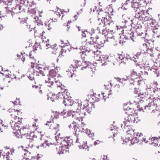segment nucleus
<instances>
[{"label":"nucleus","instance_id":"nucleus-1","mask_svg":"<svg viewBox=\"0 0 160 160\" xmlns=\"http://www.w3.org/2000/svg\"><path fill=\"white\" fill-rule=\"evenodd\" d=\"M97 37L96 38V39L95 41V45L90 47L89 49H87L86 51H88V52H91L92 53H93L94 55V59L96 60L99 61L100 58H101V52L98 49L103 46L104 41L101 38H99L98 35H97Z\"/></svg>","mask_w":160,"mask_h":160},{"label":"nucleus","instance_id":"nucleus-2","mask_svg":"<svg viewBox=\"0 0 160 160\" xmlns=\"http://www.w3.org/2000/svg\"><path fill=\"white\" fill-rule=\"evenodd\" d=\"M20 4H16L15 2H13L9 5H8V8L9 10L11 12L12 15L21 13L23 10V4L26 0H20Z\"/></svg>","mask_w":160,"mask_h":160},{"label":"nucleus","instance_id":"nucleus-3","mask_svg":"<svg viewBox=\"0 0 160 160\" xmlns=\"http://www.w3.org/2000/svg\"><path fill=\"white\" fill-rule=\"evenodd\" d=\"M92 110V108H90L89 105H87L84 107V108L78 109V108L76 112L74 113L73 115L76 116V120L79 121H82V118H84L85 116L86 111V110L89 112H91Z\"/></svg>","mask_w":160,"mask_h":160},{"label":"nucleus","instance_id":"nucleus-4","mask_svg":"<svg viewBox=\"0 0 160 160\" xmlns=\"http://www.w3.org/2000/svg\"><path fill=\"white\" fill-rule=\"evenodd\" d=\"M22 125H20L21 127L19 129L21 132L22 136H25L26 138L31 140L32 142L34 140L33 138L34 137H35L37 138V137L34 135L33 132H31V130L28 127L21 128Z\"/></svg>","mask_w":160,"mask_h":160},{"label":"nucleus","instance_id":"nucleus-5","mask_svg":"<svg viewBox=\"0 0 160 160\" xmlns=\"http://www.w3.org/2000/svg\"><path fill=\"white\" fill-rule=\"evenodd\" d=\"M152 0H140L139 2H135L132 4V7L133 8L135 12L139 9L142 8L144 7H147L148 3H151Z\"/></svg>","mask_w":160,"mask_h":160},{"label":"nucleus","instance_id":"nucleus-6","mask_svg":"<svg viewBox=\"0 0 160 160\" xmlns=\"http://www.w3.org/2000/svg\"><path fill=\"white\" fill-rule=\"evenodd\" d=\"M148 8L147 7L144 6L142 8L139 9L136 12L135 18L142 21L143 17L146 15L147 13L149 14L148 13Z\"/></svg>","mask_w":160,"mask_h":160},{"label":"nucleus","instance_id":"nucleus-7","mask_svg":"<svg viewBox=\"0 0 160 160\" xmlns=\"http://www.w3.org/2000/svg\"><path fill=\"white\" fill-rule=\"evenodd\" d=\"M101 22L102 23H99V26L98 27V28H101L104 27H106L107 28L112 27L114 25L113 22L111 20L109 17L107 18L102 19Z\"/></svg>","mask_w":160,"mask_h":160},{"label":"nucleus","instance_id":"nucleus-8","mask_svg":"<svg viewBox=\"0 0 160 160\" xmlns=\"http://www.w3.org/2000/svg\"><path fill=\"white\" fill-rule=\"evenodd\" d=\"M153 92L151 88H146L145 90L142 89V95L141 96V99H142L147 100L148 99H149L151 98L152 97L153 98V94L155 92V91L152 89Z\"/></svg>","mask_w":160,"mask_h":160},{"label":"nucleus","instance_id":"nucleus-9","mask_svg":"<svg viewBox=\"0 0 160 160\" xmlns=\"http://www.w3.org/2000/svg\"><path fill=\"white\" fill-rule=\"evenodd\" d=\"M142 89H140L139 88H135L134 89V93L137 95L134 96V102L138 103H142L143 102V100L141 99V96L142 95Z\"/></svg>","mask_w":160,"mask_h":160},{"label":"nucleus","instance_id":"nucleus-10","mask_svg":"<svg viewBox=\"0 0 160 160\" xmlns=\"http://www.w3.org/2000/svg\"><path fill=\"white\" fill-rule=\"evenodd\" d=\"M8 114L10 118H14L19 119V116L22 113L21 110H15L13 109L10 108L8 110Z\"/></svg>","mask_w":160,"mask_h":160},{"label":"nucleus","instance_id":"nucleus-11","mask_svg":"<svg viewBox=\"0 0 160 160\" xmlns=\"http://www.w3.org/2000/svg\"><path fill=\"white\" fill-rule=\"evenodd\" d=\"M50 50L52 53L53 54H59V56L61 55V57L62 56H64L63 55L62 47L56 44L52 46Z\"/></svg>","mask_w":160,"mask_h":160},{"label":"nucleus","instance_id":"nucleus-12","mask_svg":"<svg viewBox=\"0 0 160 160\" xmlns=\"http://www.w3.org/2000/svg\"><path fill=\"white\" fill-rule=\"evenodd\" d=\"M10 118V124L13 129H18L21 127L20 125L22 124V122L20 121H17L18 118Z\"/></svg>","mask_w":160,"mask_h":160},{"label":"nucleus","instance_id":"nucleus-13","mask_svg":"<svg viewBox=\"0 0 160 160\" xmlns=\"http://www.w3.org/2000/svg\"><path fill=\"white\" fill-rule=\"evenodd\" d=\"M47 96L48 99L50 100L52 102L54 101L56 99H62V98H64L63 97V94L60 92L57 95L53 94L52 93H49L48 94Z\"/></svg>","mask_w":160,"mask_h":160},{"label":"nucleus","instance_id":"nucleus-14","mask_svg":"<svg viewBox=\"0 0 160 160\" xmlns=\"http://www.w3.org/2000/svg\"><path fill=\"white\" fill-rule=\"evenodd\" d=\"M97 17L98 18V19H101V18L105 19L107 18H108V13H107L106 11L104 9L102 10L100 9L99 11H97Z\"/></svg>","mask_w":160,"mask_h":160},{"label":"nucleus","instance_id":"nucleus-15","mask_svg":"<svg viewBox=\"0 0 160 160\" xmlns=\"http://www.w3.org/2000/svg\"><path fill=\"white\" fill-rule=\"evenodd\" d=\"M34 73H36V78L40 80H43L45 81V83H48V81L45 79L47 77V76H45L43 72L41 70H39V72H34Z\"/></svg>","mask_w":160,"mask_h":160},{"label":"nucleus","instance_id":"nucleus-16","mask_svg":"<svg viewBox=\"0 0 160 160\" xmlns=\"http://www.w3.org/2000/svg\"><path fill=\"white\" fill-rule=\"evenodd\" d=\"M53 67H55V69L51 70L49 71V75L52 77H54L58 74L59 71L60 70V68L59 67H57L56 66L55 64H52Z\"/></svg>","mask_w":160,"mask_h":160},{"label":"nucleus","instance_id":"nucleus-17","mask_svg":"<svg viewBox=\"0 0 160 160\" xmlns=\"http://www.w3.org/2000/svg\"><path fill=\"white\" fill-rule=\"evenodd\" d=\"M76 142L78 143V146L80 148H85L87 144V141L85 138L83 137H78L77 139Z\"/></svg>","mask_w":160,"mask_h":160},{"label":"nucleus","instance_id":"nucleus-18","mask_svg":"<svg viewBox=\"0 0 160 160\" xmlns=\"http://www.w3.org/2000/svg\"><path fill=\"white\" fill-rule=\"evenodd\" d=\"M141 67L140 65L138 64L133 66V69L131 70L130 76L132 77H134L137 76L138 72L141 69Z\"/></svg>","mask_w":160,"mask_h":160},{"label":"nucleus","instance_id":"nucleus-19","mask_svg":"<svg viewBox=\"0 0 160 160\" xmlns=\"http://www.w3.org/2000/svg\"><path fill=\"white\" fill-rule=\"evenodd\" d=\"M127 135L126 137L128 138V139L131 141V142L132 143L134 141L133 138L134 133L132 129H129L127 131Z\"/></svg>","mask_w":160,"mask_h":160},{"label":"nucleus","instance_id":"nucleus-20","mask_svg":"<svg viewBox=\"0 0 160 160\" xmlns=\"http://www.w3.org/2000/svg\"><path fill=\"white\" fill-rule=\"evenodd\" d=\"M134 141L132 144L138 143L139 142L142 141L144 139L143 138V135L141 133H138L136 134V136L135 137H134L133 138Z\"/></svg>","mask_w":160,"mask_h":160},{"label":"nucleus","instance_id":"nucleus-21","mask_svg":"<svg viewBox=\"0 0 160 160\" xmlns=\"http://www.w3.org/2000/svg\"><path fill=\"white\" fill-rule=\"evenodd\" d=\"M74 61L76 63L75 65L77 68L81 67V69H83L87 67V65H86L85 62L83 61L81 62L79 60H74Z\"/></svg>","mask_w":160,"mask_h":160},{"label":"nucleus","instance_id":"nucleus-22","mask_svg":"<svg viewBox=\"0 0 160 160\" xmlns=\"http://www.w3.org/2000/svg\"><path fill=\"white\" fill-rule=\"evenodd\" d=\"M61 15V13L56 12L52 15V20L54 22H56L60 19Z\"/></svg>","mask_w":160,"mask_h":160},{"label":"nucleus","instance_id":"nucleus-23","mask_svg":"<svg viewBox=\"0 0 160 160\" xmlns=\"http://www.w3.org/2000/svg\"><path fill=\"white\" fill-rule=\"evenodd\" d=\"M97 35H94L93 37H91L87 39H85V41L86 42L87 44H89L91 46L95 45V41L96 39V38L97 37Z\"/></svg>","mask_w":160,"mask_h":160},{"label":"nucleus","instance_id":"nucleus-24","mask_svg":"<svg viewBox=\"0 0 160 160\" xmlns=\"http://www.w3.org/2000/svg\"><path fill=\"white\" fill-rule=\"evenodd\" d=\"M69 148L60 146L58 149V153L59 154H65L69 152Z\"/></svg>","mask_w":160,"mask_h":160},{"label":"nucleus","instance_id":"nucleus-25","mask_svg":"<svg viewBox=\"0 0 160 160\" xmlns=\"http://www.w3.org/2000/svg\"><path fill=\"white\" fill-rule=\"evenodd\" d=\"M160 139V137L158 136V137H155L149 139V140H151V142H149L150 143L154 146H157L158 145V139Z\"/></svg>","mask_w":160,"mask_h":160},{"label":"nucleus","instance_id":"nucleus-26","mask_svg":"<svg viewBox=\"0 0 160 160\" xmlns=\"http://www.w3.org/2000/svg\"><path fill=\"white\" fill-rule=\"evenodd\" d=\"M9 78H4L3 80L0 82V89L2 90L8 83H9L10 81Z\"/></svg>","mask_w":160,"mask_h":160},{"label":"nucleus","instance_id":"nucleus-27","mask_svg":"<svg viewBox=\"0 0 160 160\" xmlns=\"http://www.w3.org/2000/svg\"><path fill=\"white\" fill-rule=\"evenodd\" d=\"M59 124L56 122H53L50 125V128L52 129H55L57 133L59 131Z\"/></svg>","mask_w":160,"mask_h":160},{"label":"nucleus","instance_id":"nucleus-28","mask_svg":"<svg viewBox=\"0 0 160 160\" xmlns=\"http://www.w3.org/2000/svg\"><path fill=\"white\" fill-rule=\"evenodd\" d=\"M111 93L107 90H105L103 92H102L101 96H102L103 98L106 100L108 98H109V96L110 95Z\"/></svg>","mask_w":160,"mask_h":160},{"label":"nucleus","instance_id":"nucleus-29","mask_svg":"<svg viewBox=\"0 0 160 160\" xmlns=\"http://www.w3.org/2000/svg\"><path fill=\"white\" fill-rule=\"evenodd\" d=\"M68 139V138H66L64 140L62 141L61 143V146L62 147L64 146L67 148H68L70 142Z\"/></svg>","mask_w":160,"mask_h":160},{"label":"nucleus","instance_id":"nucleus-30","mask_svg":"<svg viewBox=\"0 0 160 160\" xmlns=\"http://www.w3.org/2000/svg\"><path fill=\"white\" fill-rule=\"evenodd\" d=\"M125 113L128 115H132L134 114V110L133 109L130 108H126L124 110Z\"/></svg>","mask_w":160,"mask_h":160},{"label":"nucleus","instance_id":"nucleus-31","mask_svg":"<svg viewBox=\"0 0 160 160\" xmlns=\"http://www.w3.org/2000/svg\"><path fill=\"white\" fill-rule=\"evenodd\" d=\"M102 58L101 59L102 64H107V62L109 61V57L108 55H105L102 56Z\"/></svg>","mask_w":160,"mask_h":160},{"label":"nucleus","instance_id":"nucleus-32","mask_svg":"<svg viewBox=\"0 0 160 160\" xmlns=\"http://www.w3.org/2000/svg\"><path fill=\"white\" fill-rule=\"evenodd\" d=\"M131 122H129L128 121H124L123 122V124H124V125L122 124H121V127L123 128H126V127L127 128H128L129 129H132V127L131 126V125L130 124Z\"/></svg>","mask_w":160,"mask_h":160},{"label":"nucleus","instance_id":"nucleus-33","mask_svg":"<svg viewBox=\"0 0 160 160\" xmlns=\"http://www.w3.org/2000/svg\"><path fill=\"white\" fill-rule=\"evenodd\" d=\"M31 54V52L29 54V56H29V57H30L29 62H30V63H31V66L32 68H34V63H36V62L35 59H34L33 57H31L32 55Z\"/></svg>","mask_w":160,"mask_h":160},{"label":"nucleus","instance_id":"nucleus-34","mask_svg":"<svg viewBox=\"0 0 160 160\" xmlns=\"http://www.w3.org/2000/svg\"><path fill=\"white\" fill-rule=\"evenodd\" d=\"M134 115H128L125 118V120L128 121L129 122H134L135 121V118L134 117Z\"/></svg>","mask_w":160,"mask_h":160},{"label":"nucleus","instance_id":"nucleus-35","mask_svg":"<svg viewBox=\"0 0 160 160\" xmlns=\"http://www.w3.org/2000/svg\"><path fill=\"white\" fill-rule=\"evenodd\" d=\"M102 97L100 94H97L96 93L94 94L92 96V99H95V101L98 102Z\"/></svg>","mask_w":160,"mask_h":160},{"label":"nucleus","instance_id":"nucleus-36","mask_svg":"<svg viewBox=\"0 0 160 160\" xmlns=\"http://www.w3.org/2000/svg\"><path fill=\"white\" fill-rule=\"evenodd\" d=\"M68 126L70 128H73L75 132L78 131V128L76 122H73L72 124L69 125Z\"/></svg>","mask_w":160,"mask_h":160},{"label":"nucleus","instance_id":"nucleus-37","mask_svg":"<svg viewBox=\"0 0 160 160\" xmlns=\"http://www.w3.org/2000/svg\"><path fill=\"white\" fill-rule=\"evenodd\" d=\"M63 94V97H64V98H63L64 100L63 101V103L65 106H71L70 100H68L67 98H65V96Z\"/></svg>","mask_w":160,"mask_h":160},{"label":"nucleus","instance_id":"nucleus-38","mask_svg":"<svg viewBox=\"0 0 160 160\" xmlns=\"http://www.w3.org/2000/svg\"><path fill=\"white\" fill-rule=\"evenodd\" d=\"M123 34H126L125 35V36H126L127 35V36L129 35L130 37H131V36H132L133 35V33H132V31L131 29H129L128 31H127L126 30H123Z\"/></svg>","mask_w":160,"mask_h":160},{"label":"nucleus","instance_id":"nucleus-39","mask_svg":"<svg viewBox=\"0 0 160 160\" xmlns=\"http://www.w3.org/2000/svg\"><path fill=\"white\" fill-rule=\"evenodd\" d=\"M105 9V11H106L107 13H108V17H110V16L113 15L112 13L113 9L112 8H107Z\"/></svg>","mask_w":160,"mask_h":160},{"label":"nucleus","instance_id":"nucleus-40","mask_svg":"<svg viewBox=\"0 0 160 160\" xmlns=\"http://www.w3.org/2000/svg\"><path fill=\"white\" fill-rule=\"evenodd\" d=\"M19 129H20V128L18 129H13L15 130V131L13 132L14 135L17 138L19 137L21 135L22 136L21 132H20V130H19Z\"/></svg>","mask_w":160,"mask_h":160},{"label":"nucleus","instance_id":"nucleus-41","mask_svg":"<svg viewBox=\"0 0 160 160\" xmlns=\"http://www.w3.org/2000/svg\"><path fill=\"white\" fill-rule=\"evenodd\" d=\"M99 30H100V29H102V33L103 34H104L105 35L107 36L108 38H110L111 37H109V34H110L109 32H107V31L106 30L102 28H98Z\"/></svg>","mask_w":160,"mask_h":160},{"label":"nucleus","instance_id":"nucleus-42","mask_svg":"<svg viewBox=\"0 0 160 160\" xmlns=\"http://www.w3.org/2000/svg\"><path fill=\"white\" fill-rule=\"evenodd\" d=\"M140 74L142 75L147 76L148 75V71L145 68H144V69H142L140 71Z\"/></svg>","mask_w":160,"mask_h":160},{"label":"nucleus","instance_id":"nucleus-43","mask_svg":"<svg viewBox=\"0 0 160 160\" xmlns=\"http://www.w3.org/2000/svg\"><path fill=\"white\" fill-rule=\"evenodd\" d=\"M76 112H72V111H69L68 112L67 114L69 116H72V118L76 120V116L73 115L74 113Z\"/></svg>","mask_w":160,"mask_h":160},{"label":"nucleus","instance_id":"nucleus-44","mask_svg":"<svg viewBox=\"0 0 160 160\" xmlns=\"http://www.w3.org/2000/svg\"><path fill=\"white\" fill-rule=\"evenodd\" d=\"M115 90L117 92L121 91L122 90V88L121 87L119 84H116L114 87Z\"/></svg>","mask_w":160,"mask_h":160},{"label":"nucleus","instance_id":"nucleus-45","mask_svg":"<svg viewBox=\"0 0 160 160\" xmlns=\"http://www.w3.org/2000/svg\"><path fill=\"white\" fill-rule=\"evenodd\" d=\"M32 143L33 142H32L30 141V140L27 142L25 143L26 147L27 148H32L33 146Z\"/></svg>","mask_w":160,"mask_h":160},{"label":"nucleus","instance_id":"nucleus-46","mask_svg":"<svg viewBox=\"0 0 160 160\" xmlns=\"http://www.w3.org/2000/svg\"><path fill=\"white\" fill-rule=\"evenodd\" d=\"M96 4L98 5L99 6H102L104 5V2L103 0H96Z\"/></svg>","mask_w":160,"mask_h":160},{"label":"nucleus","instance_id":"nucleus-47","mask_svg":"<svg viewBox=\"0 0 160 160\" xmlns=\"http://www.w3.org/2000/svg\"><path fill=\"white\" fill-rule=\"evenodd\" d=\"M90 33L91 34L92 37H93L94 35H98V33L93 29H92L90 31Z\"/></svg>","mask_w":160,"mask_h":160},{"label":"nucleus","instance_id":"nucleus-48","mask_svg":"<svg viewBox=\"0 0 160 160\" xmlns=\"http://www.w3.org/2000/svg\"><path fill=\"white\" fill-rule=\"evenodd\" d=\"M87 34L88 32L87 31L82 30L81 34L82 39L83 38H86V35Z\"/></svg>","mask_w":160,"mask_h":160},{"label":"nucleus","instance_id":"nucleus-49","mask_svg":"<svg viewBox=\"0 0 160 160\" xmlns=\"http://www.w3.org/2000/svg\"><path fill=\"white\" fill-rule=\"evenodd\" d=\"M55 134L57 135V136H55V139L56 141L58 140L59 138L62 139L63 138L62 136L61 135V134L59 133H58V132L57 133L56 132V133H55Z\"/></svg>","mask_w":160,"mask_h":160},{"label":"nucleus","instance_id":"nucleus-50","mask_svg":"<svg viewBox=\"0 0 160 160\" xmlns=\"http://www.w3.org/2000/svg\"><path fill=\"white\" fill-rule=\"evenodd\" d=\"M12 150V151L10 150V152L7 150L5 151L6 154V158H7V160H9V159L8 158L9 155H12V152H13V151Z\"/></svg>","mask_w":160,"mask_h":160},{"label":"nucleus","instance_id":"nucleus-51","mask_svg":"<svg viewBox=\"0 0 160 160\" xmlns=\"http://www.w3.org/2000/svg\"><path fill=\"white\" fill-rule=\"evenodd\" d=\"M130 84L132 86V85H136L137 84H138V83L139 82H138V81H136L134 80L133 79H131L130 81Z\"/></svg>","mask_w":160,"mask_h":160},{"label":"nucleus","instance_id":"nucleus-52","mask_svg":"<svg viewBox=\"0 0 160 160\" xmlns=\"http://www.w3.org/2000/svg\"><path fill=\"white\" fill-rule=\"evenodd\" d=\"M151 18H149L148 16H146V15L143 17V19L142 21H144L145 22L149 21L151 20Z\"/></svg>","mask_w":160,"mask_h":160},{"label":"nucleus","instance_id":"nucleus-53","mask_svg":"<svg viewBox=\"0 0 160 160\" xmlns=\"http://www.w3.org/2000/svg\"><path fill=\"white\" fill-rule=\"evenodd\" d=\"M86 0H79V3L81 6H84L86 3Z\"/></svg>","mask_w":160,"mask_h":160},{"label":"nucleus","instance_id":"nucleus-54","mask_svg":"<svg viewBox=\"0 0 160 160\" xmlns=\"http://www.w3.org/2000/svg\"><path fill=\"white\" fill-rule=\"evenodd\" d=\"M101 143H103V142L102 141L97 140L94 142V143L95 145H96Z\"/></svg>","mask_w":160,"mask_h":160},{"label":"nucleus","instance_id":"nucleus-55","mask_svg":"<svg viewBox=\"0 0 160 160\" xmlns=\"http://www.w3.org/2000/svg\"><path fill=\"white\" fill-rule=\"evenodd\" d=\"M145 109L146 110H150V112H151L152 111H153L154 110V109L153 108H152V107H151V106H147L146 107H145Z\"/></svg>","mask_w":160,"mask_h":160},{"label":"nucleus","instance_id":"nucleus-56","mask_svg":"<svg viewBox=\"0 0 160 160\" xmlns=\"http://www.w3.org/2000/svg\"><path fill=\"white\" fill-rule=\"evenodd\" d=\"M37 10V8L36 7L34 8H33L31 9V12L33 14H35L36 13V11Z\"/></svg>","mask_w":160,"mask_h":160},{"label":"nucleus","instance_id":"nucleus-57","mask_svg":"<svg viewBox=\"0 0 160 160\" xmlns=\"http://www.w3.org/2000/svg\"><path fill=\"white\" fill-rule=\"evenodd\" d=\"M80 16V14L78 12H77V15H75L74 17V19L72 20V21H74L77 19Z\"/></svg>","mask_w":160,"mask_h":160},{"label":"nucleus","instance_id":"nucleus-58","mask_svg":"<svg viewBox=\"0 0 160 160\" xmlns=\"http://www.w3.org/2000/svg\"><path fill=\"white\" fill-rule=\"evenodd\" d=\"M6 126H3L1 123L0 124V132L3 131V128H5Z\"/></svg>","mask_w":160,"mask_h":160},{"label":"nucleus","instance_id":"nucleus-59","mask_svg":"<svg viewBox=\"0 0 160 160\" xmlns=\"http://www.w3.org/2000/svg\"><path fill=\"white\" fill-rule=\"evenodd\" d=\"M48 30H50L52 29L53 28V26H52L51 23L49 24L48 25Z\"/></svg>","mask_w":160,"mask_h":160},{"label":"nucleus","instance_id":"nucleus-60","mask_svg":"<svg viewBox=\"0 0 160 160\" xmlns=\"http://www.w3.org/2000/svg\"><path fill=\"white\" fill-rule=\"evenodd\" d=\"M35 46L36 47V50H37L38 48H39L41 49L40 44L39 43L36 42L35 44Z\"/></svg>","mask_w":160,"mask_h":160},{"label":"nucleus","instance_id":"nucleus-61","mask_svg":"<svg viewBox=\"0 0 160 160\" xmlns=\"http://www.w3.org/2000/svg\"><path fill=\"white\" fill-rule=\"evenodd\" d=\"M36 4L35 3V2L33 1H32V2H30L29 3V6L32 7V5L34 6Z\"/></svg>","mask_w":160,"mask_h":160},{"label":"nucleus","instance_id":"nucleus-62","mask_svg":"<svg viewBox=\"0 0 160 160\" xmlns=\"http://www.w3.org/2000/svg\"><path fill=\"white\" fill-rule=\"evenodd\" d=\"M46 47H47L48 48H47V49H48V48H51V46L48 43V42H46Z\"/></svg>","mask_w":160,"mask_h":160},{"label":"nucleus","instance_id":"nucleus-63","mask_svg":"<svg viewBox=\"0 0 160 160\" xmlns=\"http://www.w3.org/2000/svg\"><path fill=\"white\" fill-rule=\"evenodd\" d=\"M26 155V153H25L24 154V157L23 158V160H30L29 158L28 157H27L25 156Z\"/></svg>","mask_w":160,"mask_h":160},{"label":"nucleus","instance_id":"nucleus-64","mask_svg":"<svg viewBox=\"0 0 160 160\" xmlns=\"http://www.w3.org/2000/svg\"><path fill=\"white\" fill-rule=\"evenodd\" d=\"M127 80V79H125L124 78H120L119 79V82L121 83H123V81H125Z\"/></svg>","mask_w":160,"mask_h":160}]
</instances>
